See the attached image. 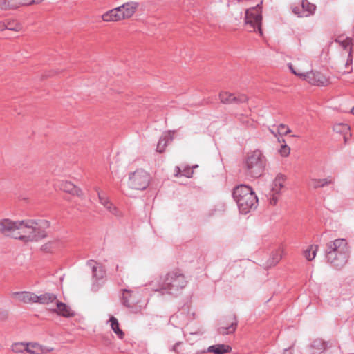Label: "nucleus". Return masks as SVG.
Instances as JSON below:
<instances>
[{
    "label": "nucleus",
    "instance_id": "f257e3e1",
    "mask_svg": "<svg viewBox=\"0 0 354 354\" xmlns=\"http://www.w3.org/2000/svg\"><path fill=\"white\" fill-rule=\"evenodd\" d=\"M49 226V221L44 219L21 220L17 239L24 242L37 241L46 236L45 230Z\"/></svg>",
    "mask_w": 354,
    "mask_h": 354
},
{
    "label": "nucleus",
    "instance_id": "f03ea898",
    "mask_svg": "<svg viewBox=\"0 0 354 354\" xmlns=\"http://www.w3.org/2000/svg\"><path fill=\"white\" fill-rule=\"evenodd\" d=\"M187 285V280L185 274L180 270H172L160 277L158 288L155 290L160 291L162 294L176 296Z\"/></svg>",
    "mask_w": 354,
    "mask_h": 354
},
{
    "label": "nucleus",
    "instance_id": "7ed1b4c3",
    "mask_svg": "<svg viewBox=\"0 0 354 354\" xmlns=\"http://www.w3.org/2000/svg\"><path fill=\"white\" fill-rule=\"evenodd\" d=\"M232 196L241 214L245 215L255 210L258 206V198L250 186L242 184L236 186L233 190Z\"/></svg>",
    "mask_w": 354,
    "mask_h": 354
},
{
    "label": "nucleus",
    "instance_id": "20e7f679",
    "mask_svg": "<svg viewBox=\"0 0 354 354\" xmlns=\"http://www.w3.org/2000/svg\"><path fill=\"white\" fill-rule=\"evenodd\" d=\"M266 158L261 151L255 150L248 154L243 164V170L248 179L259 178L264 172Z\"/></svg>",
    "mask_w": 354,
    "mask_h": 354
},
{
    "label": "nucleus",
    "instance_id": "39448f33",
    "mask_svg": "<svg viewBox=\"0 0 354 354\" xmlns=\"http://www.w3.org/2000/svg\"><path fill=\"white\" fill-rule=\"evenodd\" d=\"M309 354H341L340 347L335 342L321 339L313 340L308 346Z\"/></svg>",
    "mask_w": 354,
    "mask_h": 354
},
{
    "label": "nucleus",
    "instance_id": "423d86ee",
    "mask_svg": "<svg viewBox=\"0 0 354 354\" xmlns=\"http://www.w3.org/2000/svg\"><path fill=\"white\" fill-rule=\"evenodd\" d=\"M150 176L144 169H137L129 174V187L136 190H145L150 183Z\"/></svg>",
    "mask_w": 354,
    "mask_h": 354
},
{
    "label": "nucleus",
    "instance_id": "0eeeda50",
    "mask_svg": "<svg viewBox=\"0 0 354 354\" xmlns=\"http://www.w3.org/2000/svg\"><path fill=\"white\" fill-rule=\"evenodd\" d=\"M245 24L252 28V31L258 32L260 35H263L261 24L262 15L261 11L257 8H250L245 10Z\"/></svg>",
    "mask_w": 354,
    "mask_h": 354
},
{
    "label": "nucleus",
    "instance_id": "6e6552de",
    "mask_svg": "<svg viewBox=\"0 0 354 354\" xmlns=\"http://www.w3.org/2000/svg\"><path fill=\"white\" fill-rule=\"evenodd\" d=\"M20 221H12L9 218L0 220V233L5 236L17 239Z\"/></svg>",
    "mask_w": 354,
    "mask_h": 354
},
{
    "label": "nucleus",
    "instance_id": "1a4fd4ad",
    "mask_svg": "<svg viewBox=\"0 0 354 354\" xmlns=\"http://www.w3.org/2000/svg\"><path fill=\"white\" fill-rule=\"evenodd\" d=\"M326 257L336 254L350 253L348 243L344 239H337L328 242L326 245Z\"/></svg>",
    "mask_w": 354,
    "mask_h": 354
},
{
    "label": "nucleus",
    "instance_id": "9d476101",
    "mask_svg": "<svg viewBox=\"0 0 354 354\" xmlns=\"http://www.w3.org/2000/svg\"><path fill=\"white\" fill-rule=\"evenodd\" d=\"M86 266L91 268L92 272V277L93 279L92 290H97L98 289V284L97 283L98 281L103 279L105 272L102 266L94 260H88L86 262Z\"/></svg>",
    "mask_w": 354,
    "mask_h": 354
},
{
    "label": "nucleus",
    "instance_id": "9b49d317",
    "mask_svg": "<svg viewBox=\"0 0 354 354\" xmlns=\"http://www.w3.org/2000/svg\"><path fill=\"white\" fill-rule=\"evenodd\" d=\"M304 80L311 84L319 86H326L329 84V80L322 73L318 71H311L310 72H306Z\"/></svg>",
    "mask_w": 354,
    "mask_h": 354
},
{
    "label": "nucleus",
    "instance_id": "f8f14e48",
    "mask_svg": "<svg viewBox=\"0 0 354 354\" xmlns=\"http://www.w3.org/2000/svg\"><path fill=\"white\" fill-rule=\"evenodd\" d=\"M349 257V253H344V254H336L326 256V259L328 263H329L333 268L337 269H340L343 268Z\"/></svg>",
    "mask_w": 354,
    "mask_h": 354
},
{
    "label": "nucleus",
    "instance_id": "ddd939ff",
    "mask_svg": "<svg viewBox=\"0 0 354 354\" xmlns=\"http://www.w3.org/2000/svg\"><path fill=\"white\" fill-rule=\"evenodd\" d=\"M220 100L224 104H240L248 101V97L243 94L234 96L227 92H222L219 95Z\"/></svg>",
    "mask_w": 354,
    "mask_h": 354
},
{
    "label": "nucleus",
    "instance_id": "4468645a",
    "mask_svg": "<svg viewBox=\"0 0 354 354\" xmlns=\"http://www.w3.org/2000/svg\"><path fill=\"white\" fill-rule=\"evenodd\" d=\"M139 3L137 1H129L118 6L122 18L129 19L132 17L138 8Z\"/></svg>",
    "mask_w": 354,
    "mask_h": 354
},
{
    "label": "nucleus",
    "instance_id": "2eb2a0df",
    "mask_svg": "<svg viewBox=\"0 0 354 354\" xmlns=\"http://www.w3.org/2000/svg\"><path fill=\"white\" fill-rule=\"evenodd\" d=\"M301 7V11L298 7H295L292 9L293 12L300 17H308L313 15L316 9L315 5L310 3L308 0H302Z\"/></svg>",
    "mask_w": 354,
    "mask_h": 354
},
{
    "label": "nucleus",
    "instance_id": "dca6fc26",
    "mask_svg": "<svg viewBox=\"0 0 354 354\" xmlns=\"http://www.w3.org/2000/svg\"><path fill=\"white\" fill-rule=\"evenodd\" d=\"M122 297V303L127 308H131L135 304L138 303V299L136 297V292L131 290L124 289Z\"/></svg>",
    "mask_w": 354,
    "mask_h": 354
},
{
    "label": "nucleus",
    "instance_id": "f3484780",
    "mask_svg": "<svg viewBox=\"0 0 354 354\" xmlns=\"http://www.w3.org/2000/svg\"><path fill=\"white\" fill-rule=\"evenodd\" d=\"M56 306L57 308L53 309L52 311L58 315L64 317H72L75 315V312L65 303L57 301Z\"/></svg>",
    "mask_w": 354,
    "mask_h": 354
},
{
    "label": "nucleus",
    "instance_id": "a211bd4d",
    "mask_svg": "<svg viewBox=\"0 0 354 354\" xmlns=\"http://www.w3.org/2000/svg\"><path fill=\"white\" fill-rule=\"evenodd\" d=\"M102 19L106 22H115L123 19L118 6L104 13Z\"/></svg>",
    "mask_w": 354,
    "mask_h": 354
},
{
    "label": "nucleus",
    "instance_id": "6ab92c4d",
    "mask_svg": "<svg viewBox=\"0 0 354 354\" xmlns=\"http://www.w3.org/2000/svg\"><path fill=\"white\" fill-rule=\"evenodd\" d=\"M174 133V131H169L165 132L162 136L160 138L159 141L157 145L156 151L159 153H162L169 142H171L173 140V135Z\"/></svg>",
    "mask_w": 354,
    "mask_h": 354
},
{
    "label": "nucleus",
    "instance_id": "aec40b11",
    "mask_svg": "<svg viewBox=\"0 0 354 354\" xmlns=\"http://www.w3.org/2000/svg\"><path fill=\"white\" fill-rule=\"evenodd\" d=\"M283 254V250L281 248H279L277 250L272 252L267 260L265 266L266 268H271L277 265L281 259Z\"/></svg>",
    "mask_w": 354,
    "mask_h": 354
},
{
    "label": "nucleus",
    "instance_id": "412c9836",
    "mask_svg": "<svg viewBox=\"0 0 354 354\" xmlns=\"http://www.w3.org/2000/svg\"><path fill=\"white\" fill-rule=\"evenodd\" d=\"M333 180L330 176L322 179L310 178L308 185L314 189L322 188L328 185L333 184Z\"/></svg>",
    "mask_w": 354,
    "mask_h": 354
},
{
    "label": "nucleus",
    "instance_id": "4be33fe9",
    "mask_svg": "<svg viewBox=\"0 0 354 354\" xmlns=\"http://www.w3.org/2000/svg\"><path fill=\"white\" fill-rule=\"evenodd\" d=\"M13 295L24 304L34 303L35 293L28 291L15 292Z\"/></svg>",
    "mask_w": 354,
    "mask_h": 354
},
{
    "label": "nucleus",
    "instance_id": "5701e85b",
    "mask_svg": "<svg viewBox=\"0 0 354 354\" xmlns=\"http://www.w3.org/2000/svg\"><path fill=\"white\" fill-rule=\"evenodd\" d=\"M286 177L285 175L282 174H278L275 178L273 180L272 185V190L275 194L280 193L281 189L284 186V183L286 182Z\"/></svg>",
    "mask_w": 354,
    "mask_h": 354
},
{
    "label": "nucleus",
    "instance_id": "b1692460",
    "mask_svg": "<svg viewBox=\"0 0 354 354\" xmlns=\"http://www.w3.org/2000/svg\"><path fill=\"white\" fill-rule=\"evenodd\" d=\"M232 348L225 344H215L207 348V351L214 354H225L229 353Z\"/></svg>",
    "mask_w": 354,
    "mask_h": 354
},
{
    "label": "nucleus",
    "instance_id": "393cba45",
    "mask_svg": "<svg viewBox=\"0 0 354 354\" xmlns=\"http://www.w3.org/2000/svg\"><path fill=\"white\" fill-rule=\"evenodd\" d=\"M61 189L73 195L80 196L82 191L71 182L66 181L61 185Z\"/></svg>",
    "mask_w": 354,
    "mask_h": 354
},
{
    "label": "nucleus",
    "instance_id": "a878e982",
    "mask_svg": "<svg viewBox=\"0 0 354 354\" xmlns=\"http://www.w3.org/2000/svg\"><path fill=\"white\" fill-rule=\"evenodd\" d=\"M19 8L17 0H0L1 10H11Z\"/></svg>",
    "mask_w": 354,
    "mask_h": 354
},
{
    "label": "nucleus",
    "instance_id": "bb28decb",
    "mask_svg": "<svg viewBox=\"0 0 354 354\" xmlns=\"http://www.w3.org/2000/svg\"><path fill=\"white\" fill-rule=\"evenodd\" d=\"M318 250L317 245H310L304 251V256L308 261H313Z\"/></svg>",
    "mask_w": 354,
    "mask_h": 354
},
{
    "label": "nucleus",
    "instance_id": "cd10ccee",
    "mask_svg": "<svg viewBox=\"0 0 354 354\" xmlns=\"http://www.w3.org/2000/svg\"><path fill=\"white\" fill-rule=\"evenodd\" d=\"M236 321L231 322L228 326H220L218 328V333L221 335H229L233 333L236 328Z\"/></svg>",
    "mask_w": 354,
    "mask_h": 354
},
{
    "label": "nucleus",
    "instance_id": "c85d7f7f",
    "mask_svg": "<svg viewBox=\"0 0 354 354\" xmlns=\"http://www.w3.org/2000/svg\"><path fill=\"white\" fill-rule=\"evenodd\" d=\"M109 322L111 323V329L118 336V337L122 339L124 337V333L119 327L118 319L114 317H111Z\"/></svg>",
    "mask_w": 354,
    "mask_h": 354
},
{
    "label": "nucleus",
    "instance_id": "c756f323",
    "mask_svg": "<svg viewBox=\"0 0 354 354\" xmlns=\"http://www.w3.org/2000/svg\"><path fill=\"white\" fill-rule=\"evenodd\" d=\"M12 351L15 353H27L28 344L24 342L14 343L11 346Z\"/></svg>",
    "mask_w": 354,
    "mask_h": 354
},
{
    "label": "nucleus",
    "instance_id": "7c9ffc66",
    "mask_svg": "<svg viewBox=\"0 0 354 354\" xmlns=\"http://www.w3.org/2000/svg\"><path fill=\"white\" fill-rule=\"evenodd\" d=\"M27 353L30 354H41V345L38 343H27Z\"/></svg>",
    "mask_w": 354,
    "mask_h": 354
},
{
    "label": "nucleus",
    "instance_id": "2f4dec72",
    "mask_svg": "<svg viewBox=\"0 0 354 354\" xmlns=\"http://www.w3.org/2000/svg\"><path fill=\"white\" fill-rule=\"evenodd\" d=\"M57 296L54 293L45 292L43 294V304H49L57 300Z\"/></svg>",
    "mask_w": 354,
    "mask_h": 354
},
{
    "label": "nucleus",
    "instance_id": "473e14b6",
    "mask_svg": "<svg viewBox=\"0 0 354 354\" xmlns=\"http://www.w3.org/2000/svg\"><path fill=\"white\" fill-rule=\"evenodd\" d=\"M2 28L18 32L21 29V26L15 21H9L7 24H3Z\"/></svg>",
    "mask_w": 354,
    "mask_h": 354
},
{
    "label": "nucleus",
    "instance_id": "72a5a7b5",
    "mask_svg": "<svg viewBox=\"0 0 354 354\" xmlns=\"http://www.w3.org/2000/svg\"><path fill=\"white\" fill-rule=\"evenodd\" d=\"M351 50H352V48H350L348 55V58H347L346 62L345 63V65H344L346 70L343 71V73H349L352 71L353 68H352L351 65L353 63V57H352V55H351Z\"/></svg>",
    "mask_w": 354,
    "mask_h": 354
},
{
    "label": "nucleus",
    "instance_id": "f704fd0d",
    "mask_svg": "<svg viewBox=\"0 0 354 354\" xmlns=\"http://www.w3.org/2000/svg\"><path fill=\"white\" fill-rule=\"evenodd\" d=\"M283 144H281L280 149H279V153L283 157H287L290 152V147L285 143V140L283 139L281 140Z\"/></svg>",
    "mask_w": 354,
    "mask_h": 354
},
{
    "label": "nucleus",
    "instance_id": "c9c22d12",
    "mask_svg": "<svg viewBox=\"0 0 354 354\" xmlns=\"http://www.w3.org/2000/svg\"><path fill=\"white\" fill-rule=\"evenodd\" d=\"M97 195L99 198L100 203L106 207L107 205H110L111 201H109V198L106 196L105 194L97 191Z\"/></svg>",
    "mask_w": 354,
    "mask_h": 354
},
{
    "label": "nucleus",
    "instance_id": "e433bc0d",
    "mask_svg": "<svg viewBox=\"0 0 354 354\" xmlns=\"http://www.w3.org/2000/svg\"><path fill=\"white\" fill-rule=\"evenodd\" d=\"M335 42L339 43L345 49L351 44V39L350 37L342 38L339 37L335 39Z\"/></svg>",
    "mask_w": 354,
    "mask_h": 354
},
{
    "label": "nucleus",
    "instance_id": "4c0bfd02",
    "mask_svg": "<svg viewBox=\"0 0 354 354\" xmlns=\"http://www.w3.org/2000/svg\"><path fill=\"white\" fill-rule=\"evenodd\" d=\"M44 0H17L18 3H19V8L21 7V6H30V5H32L33 3H40L41 2H42Z\"/></svg>",
    "mask_w": 354,
    "mask_h": 354
},
{
    "label": "nucleus",
    "instance_id": "58836bf2",
    "mask_svg": "<svg viewBox=\"0 0 354 354\" xmlns=\"http://www.w3.org/2000/svg\"><path fill=\"white\" fill-rule=\"evenodd\" d=\"M333 129L337 133H344L349 129V127L346 124H338L334 126Z\"/></svg>",
    "mask_w": 354,
    "mask_h": 354
},
{
    "label": "nucleus",
    "instance_id": "ea45409f",
    "mask_svg": "<svg viewBox=\"0 0 354 354\" xmlns=\"http://www.w3.org/2000/svg\"><path fill=\"white\" fill-rule=\"evenodd\" d=\"M111 214L119 217L121 216V214L120 211L118 209V208L114 206L111 203H110V205H107L105 207Z\"/></svg>",
    "mask_w": 354,
    "mask_h": 354
},
{
    "label": "nucleus",
    "instance_id": "a19ab883",
    "mask_svg": "<svg viewBox=\"0 0 354 354\" xmlns=\"http://www.w3.org/2000/svg\"><path fill=\"white\" fill-rule=\"evenodd\" d=\"M288 67L289 68V69L290 70V71L295 74V75L297 76H299V77L302 78L303 80L304 79V75L306 74V72H301L300 71H297L292 66V64L291 63H288Z\"/></svg>",
    "mask_w": 354,
    "mask_h": 354
},
{
    "label": "nucleus",
    "instance_id": "79ce46f5",
    "mask_svg": "<svg viewBox=\"0 0 354 354\" xmlns=\"http://www.w3.org/2000/svg\"><path fill=\"white\" fill-rule=\"evenodd\" d=\"M276 128L279 130L282 136L286 135L290 132V129L283 124H280L279 126L276 127Z\"/></svg>",
    "mask_w": 354,
    "mask_h": 354
},
{
    "label": "nucleus",
    "instance_id": "37998d69",
    "mask_svg": "<svg viewBox=\"0 0 354 354\" xmlns=\"http://www.w3.org/2000/svg\"><path fill=\"white\" fill-rule=\"evenodd\" d=\"M269 131L274 137L277 138L279 142H281V140L283 139L281 138L282 135L276 127L270 129Z\"/></svg>",
    "mask_w": 354,
    "mask_h": 354
},
{
    "label": "nucleus",
    "instance_id": "c03bdc74",
    "mask_svg": "<svg viewBox=\"0 0 354 354\" xmlns=\"http://www.w3.org/2000/svg\"><path fill=\"white\" fill-rule=\"evenodd\" d=\"M34 303L43 304V294L37 295L35 293Z\"/></svg>",
    "mask_w": 354,
    "mask_h": 354
},
{
    "label": "nucleus",
    "instance_id": "a18cd8bd",
    "mask_svg": "<svg viewBox=\"0 0 354 354\" xmlns=\"http://www.w3.org/2000/svg\"><path fill=\"white\" fill-rule=\"evenodd\" d=\"M41 354H46L49 352H51L53 351V348L52 347H46L44 346L41 345Z\"/></svg>",
    "mask_w": 354,
    "mask_h": 354
},
{
    "label": "nucleus",
    "instance_id": "49530a36",
    "mask_svg": "<svg viewBox=\"0 0 354 354\" xmlns=\"http://www.w3.org/2000/svg\"><path fill=\"white\" fill-rule=\"evenodd\" d=\"M193 171L190 169H188L187 170H185L184 173L182 174L183 176H185L187 178H190L192 176Z\"/></svg>",
    "mask_w": 354,
    "mask_h": 354
},
{
    "label": "nucleus",
    "instance_id": "de8ad7c7",
    "mask_svg": "<svg viewBox=\"0 0 354 354\" xmlns=\"http://www.w3.org/2000/svg\"><path fill=\"white\" fill-rule=\"evenodd\" d=\"M241 18H242V11L241 10H239L237 14L235 16V19L239 21Z\"/></svg>",
    "mask_w": 354,
    "mask_h": 354
},
{
    "label": "nucleus",
    "instance_id": "09e8293b",
    "mask_svg": "<svg viewBox=\"0 0 354 354\" xmlns=\"http://www.w3.org/2000/svg\"><path fill=\"white\" fill-rule=\"evenodd\" d=\"M277 198L276 196H273L271 199H270V203L272 204V205H276L277 203Z\"/></svg>",
    "mask_w": 354,
    "mask_h": 354
},
{
    "label": "nucleus",
    "instance_id": "8fccbe9b",
    "mask_svg": "<svg viewBox=\"0 0 354 354\" xmlns=\"http://www.w3.org/2000/svg\"><path fill=\"white\" fill-rule=\"evenodd\" d=\"M292 349V346L288 348H286L283 350V354H292L291 352H290V350Z\"/></svg>",
    "mask_w": 354,
    "mask_h": 354
},
{
    "label": "nucleus",
    "instance_id": "3c124183",
    "mask_svg": "<svg viewBox=\"0 0 354 354\" xmlns=\"http://www.w3.org/2000/svg\"><path fill=\"white\" fill-rule=\"evenodd\" d=\"M181 344L180 342H176L174 346H173V348H172V350L176 351V348L177 347Z\"/></svg>",
    "mask_w": 354,
    "mask_h": 354
},
{
    "label": "nucleus",
    "instance_id": "603ef678",
    "mask_svg": "<svg viewBox=\"0 0 354 354\" xmlns=\"http://www.w3.org/2000/svg\"><path fill=\"white\" fill-rule=\"evenodd\" d=\"M261 4H262V1L260 3L257 4L254 8H257L259 10H261Z\"/></svg>",
    "mask_w": 354,
    "mask_h": 354
},
{
    "label": "nucleus",
    "instance_id": "864d4df0",
    "mask_svg": "<svg viewBox=\"0 0 354 354\" xmlns=\"http://www.w3.org/2000/svg\"><path fill=\"white\" fill-rule=\"evenodd\" d=\"M176 169L178 171H177V173H176V176H178V175H180V168L178 167H176Z\"/></svg>",
    "mask_w": 354,
    "mask_h": 354
},
{
    "label": "nucleus",
    "instance_id": "5fc2aeb1",
    "mask_svg": "<svg viewBox=\"0 0 354 354\" xmlns=\"http://www.w3.org/2000/svg\"><path fill=\"white\" fill-rule=\"evenodd\" d=\"M235 1H236V2H239V1H240V0H228V2H229V3H232L233 2H235Z\"/></svg>",
    "mask_w": 354,
    "mask_h": 354
},
{
    "label": "nucleus",
    "instance_id": "6e6d98bb",
    "mask_svg": "<svg viewBox=\"0 0 354 354\" xmlns=\"http://www.w3.org/2000/svg\"><path fill=\"white\" fill-rule=\"evenodd\" d=\"M351 112L354 115V106L351 109Z\"/></svg>",
    "mask_w": 354,
    "mask_h": 354
},
{
    "label": "nucleus",
    "instance_id": "4d7b16f0",
    "mask_svg": "<svg viewBox=\"0 0 354 354\" xmlns=\"http://www.w3.org/2000/svg\"><path fill=\"white\" fill-rule=\"evenodd\" d=\"M6 315H7V314H6V313H4L1 318H2V319H3V318H5V317H6Z\"/></svg>",
    "mask_w": 354,
    "mask_h": 354
},
{
    "label": "nucleus",
    "instance_id": "13d9d810",
    "mask_svg": "<svg viewBox=\"0 0 354 354\" xmlns=\"http://www.w3.org/2000/svg\"><path fill=\"white\" fill-rule=\"evenodd\" d=\"M197 167H198V165H194L193 168H196Z\"/></svg>",
    "mask_w": 354,
    "mask_h": 354
}]
</instances>
